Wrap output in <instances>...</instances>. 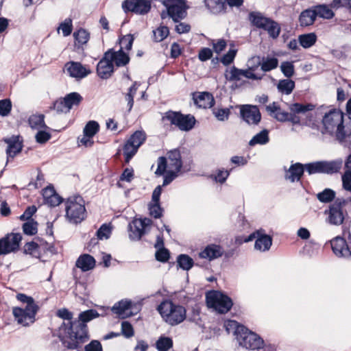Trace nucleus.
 <instances>
[{"label": "nucleus", "mask_w": 351, "mask_h": 351, "mask_svg": "<svg viewBox=\"0 0 351 351\" xmlns=\"http://www.w3.org/2000/svg\"><path fill=\"white\" fill-rule=\"evenodd\" d=\"M95 309H88L79 314L78 319L71 322L65 329V335L60 337L62 345L69 350L81 351L82 345L89 339L86 323L99 317Z\"/></svg>", "instance_id": "1"}, {"label": "nucleus", "mask_w": 351, "mask_h": 351, "mask_svg": "<svg viewBox=\"0 0 351 351\" xmlns=\"http://www.w3.org/2000/svg\"><path fill=\"white\" fill-rule=\"evenodd\" d=\"M323 134L335 136L339 143L343 144L349 136L343 125V114L339 110L332 109L326 112L322 118Z\"/></svg>", "instance_id": "2"}, {"label": "nucleus", "mask_w": 351, "mask_h": 351, "mask_svg": "<svg viewBox=\"0 0 351 351\" xmlns=\"http://www.w3.org/2000/svg\"><path fill=\"white\" fill-rule=\"evenodd\" d=\"M157 311L162 319L171 326L181 324L186 317V308L170 300H163L157 306Z\"/></svg>", "instance_id": "3"}, {"label": "nucleus", "mask_w": 351, "mask_h": 351, "mask_svg": "<svg viewBox=\"0 0 351 351\" xmlns=\"http://www.w3.org/2000/svg\"><path fill=\"white\" fill-rule=\"evenodd\" d=\"M65 217L70 223H79L86 218L84 201L80 195L69 197L65 202Z\"/></svg>", "instance_id": "4"}, {"label": "nucleus", "mask_w": 351, "mask_h": 351, "mask_svg": "<svg viewBox=\"0 0 351 351\" xmlns=\"http://www.w3.org/2000/svg\"><path fill=\"white\" fill-rule=\"evenodd\" d=\"M163 122L169 121L171 125L176 126L180 130L189 132L191 130L196 123L194 116L184 114L180 112L168 110L162 117Z\"/></svg>", "instance_id": "5"}, {"label": "nucleus", "mask_w": 351, "mask_h": 351, "mask_svg": "<svg viewBox=\"0 0 351 351\" xmlns=\"http://www.w3.org/2000/svg\"><path fill=\"white\" fill-rule=\"evenodd\" d=\"M182 167L181 154L178 149H173L167 153V158L159 157L158 159V167L155 173L157 176L163 175L166 169H171L180 171Z\"/></svg>", "instance_id": "6"}, {"label": "nucleus", "mask_w": 351, "mask_h": 351, "mask_svg": "<svg viewBox=\"0 0 351 351\" xmlns=\"http://www.w3.org/2000/svg\"><path fill=\"white\" fill-rule=\"evenodd\" d=\"M348 200L344 198H337L332 203L328 210H325V214L328 215L327 221L328 223L334 226H340L343 223L347 211L344 209Z\"/></svg>", "instance_id": "7"}, {"label": "nucleus", "mask_w": 351, "mask_h": 351, "mask_svg": "<svg viewBox=\"0 0 351 351\" xmlns=\"http://www.w3.org/2000/svg\"><path fill=\"white\" fill-rule=\"evenodd\" d=\"M341 159L335 160H319L305 164V171L309 174L326 173L332 174L338 172L341 168Z\"/></svg>", "instance_id": "8"}, {"label": "nucleus", "mask_w": 351, "mask_h": 351, "mask_svg": "<svg viewBox=\"0 0 351 351\" xmlns=\"http://www.w3.org/2000/svg\"><path fill=\"white\" fill-rule=\"evenodd\" d=\"M315 106L312 104H303L300 103H293L289 105L290 112H283L279 114L277 117V121L280 122L290 121L293 124H299L300 119L297 114H304L308 112L312 111L315 109Z\"/></svg>", "instance_id": "9"}, {"label": "nucleus", "mask_w": 351, "mask_h": 351, "mask_svg": "<svg viewBox=\"0 0 351 351\" xmlns=\"http://www.w3.org/2000/svg\"><path fill=\"white\" fill-rule=\"evenodd\" d=\"M206 302L208 307L221 314L228 313L233 305L230 298L217 291L206 294Z\"/></svg>", "instance_id": "10"}, {"label": "nucleus", "mask_w": 351, "mask_h": 351, "mask_svg": "<svg viewBox=\"0 0 351 351\" xmlns=\"http://www.w3.org/2000/svg\"><path fill=\"white\" fill-rule=\"evenodd\" d=\"M162 3L167 8V16L174 23H179L187 16L186 0H163Z\"/></svg>", "instance_id": "11"}, {"label": "nucleus", "mask_w": 351, "mask_h": 351, "mask_svg": "<svg viewBox=\"0 0 351 351\" xmlns=\"http://www.w3.org/2000/svg\"><path fill=\"white\" fill-rule=\"evenodd\" d=\"M38 306H30L29 308L14 307L12 314L17 323L23 326L27 327L36 321V315Z\"/></svg>", "instance_id": "12"}, {"label": "nucleus", "mask_w": 351, "mask_h": 351, "mask_svg": "<svg viewBox=\"0 0 351 351\" xmlns=\"http://www.w3.org/2000/svg\"><path fill=\"white\" fill-rule=\"evenodd\" d=\"M241 333L239 335L237 341L239 346L245 348L246 349L256 350L258 346L263 344V339L256 333L250 330L245 327L244 329H241Z\"/></svg>", "instance_id": "13"}, {"label": "nucleus", "mask_w": 351, "mask_h": 351, "mask_svg": "<svg viewBox=\"0 0 351 351\" xmlns=\"http://www.w3.org/2000/svg\"><path fill=\"white\" fill-rule=\"evenodd\" d=\"M125 12H132L138 14L144 15L151 10V2L147 0H125L122 3Z\"/></svg>", "instance_id": "14"}, {"label": "nucleus", "mask_w": 351, "mask_h": 351, "mask_svg": "<svg viewBox=\"0 0 351 351\" xmlns=\"http://www.w3.org/2000/svg\"><path fill=\"white\" fill-rule=\"evenodd\" d=\"M22 236L19 233H12L0 240V255H5L18 250Z\"/></svg>", "instance_id": "15"}, {"label": "nucleus", "mask_w": 351, "mask_h": 351, "mask_svg": "<svg viewBox=\"0 0 351 351\" xmlns=\"http://www.w3.org/2000/svg\"><path fill=\"white\" fill-rule=\"evenodd\" d=\"M152 223V220L146 217L134 219L129 226L130 239L140 240L145 233L147 228L149 227Z\"/></svg>", "instance_id": "16"}, {"label": "nucleus", "mask_w": 351, "mask_h": 351, "mask_svg": "<svg viewBox=\"0 0 351 351\" xmlns=\"http://www.w3.org/2000/svg\"><path fill=\"white\" fill-rule=\"evenodd\" d=\"M241 118L248 125H257L261 120V114L256 106L242 105L240 108Z\"/></svg>", "instance_id": "17"}, {"label": "nucleus", "mask_w": 351, "mask_h": 351, "mask_svg": "<svg viewBox=\"0 0 351 351\" xmlns=\"http://www.w3.org/2000/svg\"><path fill=\"white\" fill-rule=\"evenodd\" d=\"M331 248L336 256L351 261V252L347 247V243L345 239L341 237H336L330 241Z\"/></svg>", "instance_id": "18"}, {"label": "nucleus", "mask_w": 351, "mask_h": 351, "mask_svg": "<svg viewBox=\"0 0 351 351\" xmlns=\"http://www.w3.org/2000/svg\"><path fill=\"white\" fill-rule=\"evenodd\" d=\"M64 70L71 77L81 80L86 77L90 71L83 66L80 62L70 61L65 64Z\"/></svg>", "instance_id": "19"}, {"label": "nucleus", "mask_w": 351, "mask_h": 351, "mask_svg": "<svg viewBox=\"0 0 351 351\" xmlns=\"http://www.w3.org/2000/svg\"><path fill=\"white\" fill-rule=\"evenodd\" d=\"M133 304L130 300H121L115 303L112 307V311L121 319H125L132 316L135 313L132 312Z\"/></svg>", "instance_id": "20"}, {"label": "nucleus", "mask_w": 351, "mask_h": 351, "mask_svg": "<svg viewBox=\"0 0 351 351\" xmlns=\"http://www.w3.org/2000/svg\"><path fill=\"white\" fill-rule=\"evenodd\" d=\"M162 193V186L158 185L152 193V201L148 206L149 215L156 219L160 218L162 215L163 209L160 205V197Z\"/></svg>", "instance_id": "21"}, {"label": "nucleus", "mask_w": 351, "mask_h": 351, "mask_svg": "<svg viewBox=\"0 0 351 351\" xmlns=\"http://www.w3.org/2000/svg\"><path fill=\"white\" fill-rule=\"evenodd\" d=\"M109 53H104L97 66V73L101 79H108L114 72V64L108 58Z\"/></svg>", "instance_id": "22"}, {"label": "nucleus", "mask_w": 351, "mask_h": 351, "mask_svg": "<svg viewBox=\"0 0 351 351\" xmlns=\"http://www.w3.org/2000/svg\"><path fill=\"white\" fill-rule=\"evenodd\" d=\"M109 53L108 58L111 60L112 63L115 64L117 67L125 66L130 62V57L128 54L124 52L122 49L114 51L112 49H108L105 52Z\"/></svg>", "instance_id": "23"}, {"label": "nucleus", "mask_w": 351, "mask_h": 351, "mask_svg": "<svg viewBox=\"0 0 351 351\" xmlns=\"http://www.w3.org/2000/svg\"><path fill=\"white\" fill-rule=\"evenodd\" d=\"M223 255V250L221 245L216 244L208 245L202 252L199 253L201 258L213 261Z\"/></svg>", "instance_id": "24"}, {"label": "nucleus", "mask_w": 351, "mask_h": 351, "mask_svg": "<svg viewBox=\"0 0 351 351\" xmlns=\"http://www.w3.org/2000/svg\"><path fill=\"white\" fill-rule=\"evenodd\" d=\"M305 170V164L300 162L292 164L286 171L285 179L291 182L300 181Z\"/></svg>", "instance_id": "25"}, {"label": "nucleus", "mask_w": 351, "mask_h": 351, "mask_svg": "<svg viewBox=\"0 0 351 351\" xmlns=\"http://www.w3.org/2000/svg\"><path fill=\"white\" fill-rule=\"evenodd\" d=\"M4 142L8 144L6 149L8 158H13L17 154L21 152L23 145L22 142L19 140V136H12L10 138H4Z\"/></svg>", "instance_id": "26"}, {"label": "nucleus", "mask_w": 351, "mask_h": 351, "mask_svg": "<svg viewBox=\"0 0 351 351\" xmlns=\"http://www.w3.org/2000/svg\"><path fill=\"white\" fill-rule=\"evenodd\" d=\"M271 245V237L262 233L261 230H257V239L254 243V249L260 252H267L270 249Z\"/></svg>", "instance_id": "27"}, {"label": "nucleus", "mask_w": 351, "mask_h": 351, "mask_svg": "<svg viewBox=\"0 0 351 351\" xmlns=\"http://www.w3.org/2000/svg\"><path fill=\"white\" fill-rule=\"evenodd\" d=\"M193 99L195 104L202 108H211L214 104L212 95L206 92L199 93Z\"/></svg>", "instance_id": "28"}, {"label": "nucleus", "mask_w": 351, "mask_h": 351, "mask_svg": "<svg viewBox=\"0 0 351 351\" xmlns=\"http://www.w3.org/2000/svg\"><path fill=\"white\" fill-rule=\"evenodd\" d=\"M75 265L83 271H87L94 268L95 265V258L87 254L81 255L77 260Z\"/></svg>", "instance_id": "29"}, {"label": "nucleus", "mask_w": 351, "mask_h": 351, "mask_svg": "<svg viewBox=\"0 0 351 351\" xmlns=\"http://www.w3.org/2000/svg\"><path fill=\"white\" fill-rule=\"evenodd\" d=\"M140 83L134 82L132 85L128 88L127 93H123L124 99L127 102V112L130 113L134 106V97L136 94Z\"/></svg>", "instance_id": "30"}, {"label": "nucleus", "mask_w": 351, "mask_h": 351, "mask_svg": "<svg viewBox=\"0 0 351 351\" xmlns=\"http://www.w3.org/2000/svg\"><path fill=\"white\" fill-rule=\"evenodd\" d=\"M269 132L267 129H263L255 134L249 141L248 145L250 147H254L257 145H265L269 142Z\"/></svg>", "instance_id": "31"}, {"label": "nucleus", "mask_w": 351, "mask_h": 351, "mask_svg": "<svg viewBox=\"0 0 351 351\" xmlns=\"http://www.w3.org/2000/svg\"><path fill=\"white\" fill-rule=\"evenodd\" d=\"M28 123L33 130H38L49 128L45 123V115L43 114H32L28 119Z\"/></svg>", "instance_id": "32"}, {"label": "nucleus", "mask_w": 351, "mask_h": 351, "mask_svg": "<svg viewBox=\"0 0 351 351\" xmlns=\"http://www.w3.org/2000/svg\"><path fill=\"white\" fill-rule=\"evenodd\" d=\"M249 21L252 25L258 29H262L271 18L265 16L261 12H251L249 14Z\"/></svg>", "instance_id": "33"}, {"label": "nucleus", "mask_w": 351, "mask_h": 351, "mask_svg": "<svg viewBox=\"0 0 351 351\" xmlns=\"http://www.w3.org/2000/svg\"><path fill=\"white\" fill-rule=\"evenodd\" d=\"M262 29L266 31L270 38L276 39L280 34L281 27L278 22L270 19Z\"/></svg>", "instance_id": "34"}, {"label": "nucleus", "mask_w": 351, "mask_h": 351, "mask_svg": "<svg viewBox=\"0 0 351 351\" xmlns=\"http://www.w3.org/2000/svg\"><path fill=\"white\" fill-rule=\"evenodd\" d=\"M295 82L290 79H284L278 81L277 89L278 92L284 95H290L295 88Z\"/></svg>", "instance_id": "35"}, {"label": "nucleus", "mask_w": 351, "mask_h": 351, "mask_svg": "<svg viewBox=\"0 0 351 351\" xmlns=\"http://www.w3.org/2000/svg\"><path fill=\"white\" fill-rule=\"evenodd\" d=\"M261 70L263 72H269L276 69L278 66V59L275 57L267 56L261 58Z\"/></svg>", "instance_id": "36"}, {"label": "nucleus", "mask_w": 351, "mask_h": 351, "mask_svg": "<svg viewBox=\"0 0 351 351\" xmlns=\"http://www.w3.org/2000/svg\"><path fill=\"white\" fill-rule=\"evenodd\" d=\"M317 41V36L315 33L301 34L298 36V43L304 49L311 47Z\"/></svg>", "instance_id": "37"}, {"label": "nucleus", "mask_w": 351, "mask_h": 351, "mask_svg": "<svg viewBox=\"0 0 351 351\" xmlns=\"http://www.w3.org/2000/svg\"><path fill=\"white\" fill-rule=\"evenodd\" d=\"M315 19L313 9H307L300 14L299 21L301 26H308L314 23Z\"/></svg>", "instance_id": "38"}, {"label": "nucleus", "mask_w": 351, "mask_h": 351, "mask_svg": "<svg viewBox=\"0 0 351 351\" xmlns=\"http://www.w3.org/2000/svg\"><path fill=\"white\" fill-rule=\"evenodd\" d=\"M224 327L228 334H232L235 336L236 339L239 335L241 333V329H244L245 326L240 325L237 322L234 320H228L224 323Z\"/></svg>", "instance_id": "39"}, {"label": "nucleus", "mask_w": 351, "mask_h": 351, "mask_svg": "<svg viewBox=\"0 0 351 351\" xmlns=\"http://www.w3.org/2000/svg\"><path fill=\"white\" fill-rule=\"evenodd\" d=\"M206 7L213 14H217L225 9V3L222 0H204Z\"/></svg>", "instance_id": "40"}, {"label": "nucleus", "mask_w": 351, "mask_h": 351, "mask_svg": "<svg viewBox=\"0 0 351 351\" xmlns=\"http://www.w3.org/2000/svg\"><path fill=\"white\" fill-rule=\"evenodd\" d=\"M177 263L179 267L184 271L190 270L195 265L193 259L184 254H180L177 257Z\"/></svg>", "instance_id": "41"}, {"label": "nucleus", "mask_w": 351, "mask_h": 351, "mask_svg": "<svg viewBox=\"0 0 351 351\" xmlns=\"http://www.w3.org/2000/svg\"><path fill=\"white\" fill-rule=\"evenodd\" d=\"M335 191L331 189H325L316 195L317 199L320 202L325 204L332 202L335 199Z\"/></svg>", "instance_id": "42"}, {"label": "nucleus", "mask_w": 351, "mask_h": 351, "mask_svg": "<svg viewBox=\"0 0 351 351\" xmlns=\"http://www.w3.org/2000/svg\"><path fill=\"white\" fill-rule=\"evenodd\" d=\"M313 10L316 17L319 16L323 19H330L334 16L332 10L326 5H317L314 7Z\"/></svg>", "instance_id": "43"}, {"label": "nucleus", "mask_w": 351, "mask_h": 351, "mask_svg": "<svg viewBox=\"0 0 351 351\" xmlns=\"http://www.w3.org/2000/svg\"><path fill=\"white\" fill-rule=\"evenodd\" d=\"M64 98L67 104V107L70 110L74 106H77L83 99L80 94L77 92L70 93L66 95Z\"/></svg>", "instance_id": "44"}, {"label": "nucleus", "mask_w": 351, "mask_h": 351, "mask_svg": "<svg viewBox=\"0 0 351 351\" xmlns=\"http://www.w3.org/2000/svg\"><path fill=\"white\" fill-rule=\"evenodd\" d=\"M138 147L134 144H132L129 141H126L123 146V154L125 155V162H129L132 158L136 154L138 149Z\"/></svg>", "instance_id": "45"}, {"label": "nucleus", "mask_w": 351, "mask_h": 351, "mask_svg": "<svg viewBox=\"0 0 351 351\" xmlns=\"http://www.w3.org/2000/svg\"><path fill=\"white\" fill-rule=\"evenodd\" d=\"M73 37L75 40V45H78V47L80 45H83L87 43L89 40V33L84 29H80L77 32H74Z\"/></svg>", "instance_id": "46"}, {"label": "nucleus", "mask_w": 351, "mask_h": 351, "mask_svg": "<svg viewBox=\"0 0 351 351\" xmlns=\"http://www.w3.org/2000/svg\"><path fill=\"white\" fill-rule=\"evenodd\" d=\"M231 170L232 169L230 170L218 169L215 174L210 176V178L217 183L223 184L229 177Z\"/></svg>", "instance_id": "47"}, {"label": "nucleus", "mask_w": 351, "mask_h": 351, "mask_svg": "<svg viewBox=\"0 0 351 351\" xmlns=\"http://www.w3.org/2000/svg\"><path fill=\"white\" fill-rule=\"evenodd\" d=\"M158 351H167L173 346V341L169 337H160L156 343Z\"/></svg>", "instance_id": "48"}, {"label": "nucleus", "mask_w": 351, "mask_h": 351, "mask_svg": "<svg viewBox=\"0 0 351 351\" xmlns=\"http://www.w3.org/2000/svg\"><path fill=\"white\" fill-rule=\"evenodd\" d=\"M145 139L146 134L145 132L142 130H137L131 135L128 141L140 147V146L145 142Z\"/></svg>", "instance_id": "49"}, {"label": "nucleus", "mask_w": 351, "mask_h": 351, "mask_svg": "<svg viewBox=\"0 0 351 351\" xmlns=\"http://www.w3.org/2000/svg\"><path fill=\"white\" fill-rule=\"evenodd\" d=\"M99 123L95 121H90L85 125L83 132L85 136L93 137L99 131Z\"/></svg>", "instance_id": "50"}, {"label": "nucleus", "mask_w": 351, "mask_h": 351, "mask_svg": "<svg viewBox=\"0 0 351 351\" xmlns=\"http://www.w3.org/2000/svg\"><path fill=\"white\" fill-rule=\"evenodd\" d=\"M169 31L166 26H160L156 30L153 31L154 39L156 42H160L167 37Z\"/></svg>", "instance_id": "51"}, {"label": "nucleus", "mask_w": 351, "mask_h": 351, "mask_svg": "<svg viewBox=\"0 0 351 351\" xmlns=\"http://www.w3.org/2000/svg\"><path fill=\"white\" fill-rule=\"evenodd\" d=\"M72 29V20L70 18H67L60 24L58 32H59L60 30H62L63 36L66 37L71 34Z\"/></svg>", "instance_id": "52"}, {"label": "nucleus", "mask_w": 351, "mask_h": 351, "mask_svg": "<svg viewBox=\"0 0 351 351\" xmlns=\"http://www.w3.org/2000/svg\"><path fill=\"white\" fill-rule=\"evenodd\" d=\"M280 70L286 77L290 78L294 74V65L292 62H282L280 64Z\"/></svg>", "instance_id": "53"}, {"label": "nucleus", "mask_w": 351, "mask_h": 351, "mask_svg": "<svg viewBox=\"0 0 351 351\" xmlns=\"http://www.w3.org/2000/svg\"><path fill=\"white\" fill-rule=\"evenodd\" d=\"M38 223L33 219L29 220L23 225V230L25 234L34 235L37 232Z\"/></svg>", "instance_id": "54"}, {"label": "nucleus", "mask_w": 351, "mask_h": 351, "mask_svg": "<svg viewBox=\"0 0 351 351\" xmlns=\"http://www.w3.org/2000/svg\"><path fill=\"white\" fill-rule=\"evenodd\" d=\"M134 39V38L132 34H127L123 36L119 40V43L121 45L119 49H122L123 51V49L130 51L132 47Z\"/></svg>", "instance_id": "55"}, {"label": "nucleus", "mask_w": 351, "mask_h": 351, "mask_svg": "<svg viewBox=\"0 0 351 351\" xmlns=\"http://www.w3.org/2000/svg\"><path fill=\"white\" fill-rule=\"evenodd\" d=\"M241 77H243L241 74V69H238L236 66H233L229 72V75H226V78L227 80L230 82H238L241 80Z\"/></svg>", "instance_id": "56"}, {"label": "nucleus", "mask_w": 351, "mask_h": 351, "mask_svg": "<svg viewBox=\"0 0 351 351\" xmlns=\"http://www.w3.org/2000/svg\"><path fill=\"white\" fill-rule=\"evenodd\" d=\"M12 106L10 99L0 100V115L2 117L8 116L11 112Z\"/></svg>", "instance_id": "57"}, {"label": "nucleus", "mask_w": 351, "mask_h": 351, "mask_svg": "<svg viewBox=\"0 0 351 351\" xmlns=\"http://www.w3.org/2000/svg\"><path fill=\"white\" fill-rule=\"evenodd\" d=\"M230 114V110L228 108L213 110V114L220 121L228 120Z\"/></svg>", "instance_id": "58"}, {"label": "nucleus", "mask_w": 351, "mask_h": 351, "mask_svg": "<svg viewBox=\"0 0 351 351\" xmlns=\"http://www.w3.org/2000/svg\"><path fill=\"white\" fill-rule=\"evenodd\" d=\"M111 234V228L109 225L103 224L97 231L96 234L99 239H108Z\"/></svg>", "instance_id": "59"}, {"label": "nucleus", "mask_w": 351, "mask_h": 351, "mask_svg": "<svg viewBox=\"0 0 351 351\" xmlns=\"http://www.w3.org/2000/svg\"><path fill=\"white\" fill-rule=\"evenodd\" d=\"M266 110L269 113L270 116L274 117L277 120V116L282 113L283 112H285V110H282L280 108L279 105L276 102H273L270 104L269 105L266 106Z\"/></svg>", "instance_id": "60"}, {"label": "nucleus", "mask_w": 351, "mask_h": 351, "mask_svg": "<svg viewBox=\"0 0 351 351\" xmlns=\"http://www.w3.org/2000/svg\"><path fill=\"white\" fill-rule=\"evenodd\" d=\"M156 259L161 263H166L170 258L169 252L165 247L158 248L155 254Z\"/></svg>", "instance_id": "61"}, {"label": "nucleus", "mask_w": 351, "mask_h": 351, "mask_svg": "<svg viewBox=\"0 0 351 351\" xmlns=\"http://www.w3.org/2000/svg\"><path fill=\"white\" fill-rule=\"evenodd\" d=\"M53 108L58 112L67 113L70 111L64 98H60L53 103Z\"/></svg>", "instance_id": "62"}, {"label": "nucleus", "mask_w": 351, "mask_h": 351, "mask_svg": "<svg viewBox=\"0 0 351 351\" xmlns=\"http://www.w3.org/2000/svg\"><path fill=\"white\" fill-rule=\"evenodd\" d=\"M45 130V129L38 130L35 135L36 141L40 144L45 143L51 137V134Z\"/></svg>", "instance_id": "63"}, {"label": "nucleus", "mask_w": 351, "mask_h": 351, "mask_svg": "<svg viewBox=\"0 0 351 351\" xmlns=\"http://www.w3.org/2000/svg\"><path fill=\"white\" fill-rule=\"evenodd\" d=\"M343 189L351 192V171L346 170L341 176Z\"/></svg>", "instance_id": "64"}]
</instances>
